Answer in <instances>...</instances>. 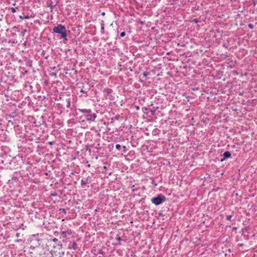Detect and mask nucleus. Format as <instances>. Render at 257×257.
I'll use <instances>...</instances> for the list:
<instances>
[{
	"label": "nucleus",
	"mask_w": 257,
	"mask_h": 257,
	"mask_svg": "<svg viewBox=\"0 0 257 257\" xmlns=\"http://www.w3.org/2000/svg\"><path fill=\"white\" fill-rule=\"evenodd\" d=\"M242 235L244 236V237H245V238L246 239H248V235H245L244 234V233H242Z\"/></svg>",
	"instance_id": "nucleus-22"
},
{
	"label": "nucleus",
	"mask_w": 257,
	"mask_h": 257,
	"mask_svg": "<svg viewBox=\"0 0 257 257\" xmlns=\"http://www.w3.org/2000/svg\"><path fill=\"white\" fill-rule=\"evenodd\" d=\"M143 75L145 76V77H146L148 75V73L146 72H144L143 73Z\"/></svg>",
	"instance_id": "nucleus-25"
},
{
	"label": "nucleus",
	"mask_w": 257,
	"mask_h": 257,
	"mask_svg": "<svg viewBox=\"0 0 257 257\" xmlns=\"http://www.w3.org/2000/svg\"><path fill=\"white\" fill-rule=\"evenodd\" d=\"M91 182V177L88 176L86 178H83L81 181V185L84 187L85 185L89 184Z\"/></svg>",
	"instance_id": "nucleus-6"
},
{
	"label": "nucleus",
	"mask_w": 257,
	"mask_h": 257,
	"mask_svg": "<svg viewBox=\"0 0 257 257\" xmlns=\"http://www.w3.org/2000/svg\"><path fill=\"white\" fill-rule=\"evenodd\" d=\"M166 201V197L162 195L153 197L151 199L152 202L156 205H159Z\"/></svg>",
	"instance_id": "nucleus-1"
},
{
	"label": "nucleus",
	"mask_w": 257,
	"mask_h": 257,
	"mask_svg": "<svg viewBox=\"0 0 257 257\" xmlns=\"http://www.w3.org/2000/svg\"><path fill=\"white\" fill-rule=\"evenodd\" d=\"M48 6L50 8L51 11L52 12V10L53 9V6L52 5V3H50Z\"/></svg>",
	"instance_id": "nucleus-19"
},
{
	"label": "nucleus",
	"mask_w": 257,
	"mask_h": 257,
	"mask_svg": "<svg viewBox=\"0 0 257 257\" xmlns=\"http://www.w3.org/2000/svg\"><path fill=\"white\" fill-rule=\"evenodd\" d=\"M30 249H34L35 248V247L33 245H31L30 247Z\"/></svg>",
	"instance_id": "nucleus-31"
},
{
	"label": "nucleus",
	"mask_w": 257,
	"mask_h": 257,
	"mask_svg": "<svg viewBox=\"0 0 257 257\" xmlns=\"http://www.w3.org/2000/svg\"><path fill=\"white\" fill-rule=\"evenodd\" d=\"M252 2L253 6H255V5L257 4V0H252Z\"/></svg>",
	"instance_id": "nucleus-21"
},
{
	"label": "nucleus",
	"mask_w": 257,
	"mask_h": 257,
	"mask_svg": "<svg viewBox=\"0 0 257 257\" xmlns=\"http://www.w3.org/2000/svg\"><path fill=\"white\" fill-rule=\"evenodd\" d=\"M109 94V92H108L107 93V95H108Z\"/></svg>",
	"instance_id": "nucleus-38"
},
{
	"label": "nucleus",
	"mask_w": 257,
	"mask_h": 257,
	"mask_svg": "<svg viewBox=\"0 0 257 257\" xmlns=\"http://www.w3.org/2000/svg\"><path fill=\"white\" fill-rule=\"evenodd\" d=\"M120 148H121V146L119 144H116L115 145V148L118 150H119L120 149Z\"/></svg>",
	"instance_id": "nucleus-18"
},
{
	"label": "nucleus",
	"mask_w": 257,
	"mask_h": 257,
	"mask_svg": "<svg viewBox=\"0 0 257 257\" xmlns=\"http://www.w3.org/2000/svg\"><path fill=\"white\" fill-rule=\"evenodd\" d=\"M61 39H63L64 40L67 41V33L66 29L61 34Z\"/></svg>",
	"instance_id": "nucleus-8"
},
{
	"label": "nucleus",
	"mask_w": 257,
	"mask_h": 257,
	"mask_svg": "<svg viewBox=\"0 0 257 257\" xmlns=\"http://www.w3.org/2000/svg\"><path fill=\"white\" fill-rule=\"evenodd\" d=\"M103 169H107L106 166H104V167H103Z\"/></svg>",
	"instance_id": "nucleus-35"
},
{
	"label": "nucleus",
	"mask_w": 257,
	"mask_h": 257,
	"mask_svg": "<svg viewBox=\"0 0 257 257\" xmlns=\"http://www.w3.org/2000/svg\"><path fill=\"white\" fill-rule=\"evenodd\" d=\"M80 92H82V93H87V91H85L84 90H83L82 89L80 90Z\"/></svg>",
	"instance_id": "nucleus-27"
},
{
	"label": "nucleus",
	"mask_w": 257,
	"mask_h": 257,
	"mask_svg": "<svg viewBox=\"0 0 257 257\" xmlns=\"http://www.w3.org/2000/svg\"><path fill=\"white\" fill-rule=\"evenodd\" d=\"M245 229L246 230H248L247 227L245 228Z\"/></svg>",
	"instance_id": "nucleus-37"
},
{
	"label": "nucleus",
	"mask_w": 257,
	"mask_h": 257,
	"mask_svg": "<svg viewBox=\"0 0 257 257\" xmlns=\"http://www.w3.org/2000/svg\"><path fill=\"white\" fill-rule=\"evenodd\" d=\"M26 32H27V30L25 29L23 31H22L21 33L24 36Z\"/></svg>",
	"instance_id": "nucleus-24"
},
{
	"label": "nucleus",
	"mask_w": 257,
	"mask_h": 257,
	"mask_svg": "<svg viewBox=\"0 0 257 257\" xmlns=\"http://www.w3.org/2000/svg\"><path fill=\"white\" fill-rule=\"evenodd\" d=\"M78 110L84 114V118L87 120L89 114L92 112L90 109H78Z\"/></svg>",
	"instance_id": "nucleus-5"
},
{
	"label": "nucleus",
	"mask_w": 257,
	"mask_h": 257,
	"mask_svg": "<svg viewBox=\"0 0 257 257\" xmlns=\"http://www.w3.org/2000/svg\"><path fill=\"white\" fill-rule=\"evenodd\" d=\"M18 9V8H11V12L13 13H15L16 12V9Z\"/></svg>",
	"instance_id": "nucleus-15"
},
{
	"label": "nucleus",
	"mask_w": 257,
	"mask_h": 257,
	"mask_svg": "<svg viewBox=\"0 0 257 257\" xmlns=\"http://www.w3.org/2000/svg\"><path fill=\"white\" fill-rule=\"evenodd\" d=\"M238 245L239 246H240V247H242L243 246V244L242 243H240V244H238Z\"/></svg>",
	"instance_id": "nucleus-32"
},
{
	"label": "nucleus",
	"mask_w": 257,
	"mask_h": 257,
	"mask_svg": "<svg viewBox=\"0 0 257 257\" xmlns=\"http://www.w3.org/2000/svg\"><path fill=\"white\" fill-rule=\"evenodd\" d=\"M52 255L51 257H62L64 252L62 251L61 247L56 248L54 247V250L50 251Z\"/></svg>",
	"instance_id": "nucleus-2"
},
{
	"label": "nucleus",
	"mask_w": 257,
	"mask_h": 257,
	"mask_svg": "<svg viewBox=\"0 0 257 257\" xmlns=\"http://www.w3.org/2000/svg\"><path fill=\"white\" fill-rule=\"evenodd\" d=\"M32 60H28L27 62V65L30 67H31L32 65Z\"/></svg>",
	"instance_id": "nucleus-11"
},
{
	"label": "nucleus",
	"mask_w": 257,
	"mask_h": 257,
	"mask_svg": "<svg viewBox=\"0 0 257 257\" xmlns=\"http://www.w3.org/2000/svg\"><path fill=\"white\" fill-rule=\"evenodd\" d=\"M53 241H54V242H56L58 241V239L56 238H54L53 239Z\"/></svg>",
	"instance_id": "nucleus-30"
},
{
	"label": "nucleus",
	"mask_w": 257,
	"mask_h": 257,
	"mask_svg": "<svg viewBox=\"0 0 257 257\" xmlns=\"http://www.w3.org/2000/svg\"><path fill=\"white\" fill-rule=\"evenodd\" d=\"M232 215H227V216H226V219L227 220L231 221V219H232Z\"/></svg>",
	"instance_id": "nucleus-13"
},
{
	"label": "nucleus",
	"mask_w": 257,
	"mask_h": 257,
	"mask_svg": "<svg viewBox=\"0 0 257 257\" xmlns=\"http://www.w3.org/2000/svg\"><path fill=\"white\" fill-rule=\"evenodd\" d=\"M20 18L21 19H30V17L28 15L24 16V17H22V16H20Z\"/></svg>",
	"instance_id": "nucleus-14"
},
{
	"label": "nucleus",
	"mask_w": 257,
	"mask_h": 257,
	"mask_svg": "<svg viewBox=\"0 0 257 257\" xmlns=\"http://www.w3.org/2000/svg\"><path fill=\"white\" fill-rule=\"evenodd\" d=\"M116 240H118V241H120L121 240V238L120 237H117L116 238Z\"/></svg>",
	"instance_id": "nucleus-28"
},
{
	"label": "nucleus",
	"mask_w": 257,
	"mask_h": 257,
	"mask_svg": "<svg viewBox=\"0 0 257 257\" xmlns=\"http://www.w3.org/2000/svg\"><path fill=\"white\" fill-rule=\"evenodd\" d=\"M226 159H227L226 158H224V157L223 156V158L222 159H221L220 161L221 162H222L224 161Z\"/></svg>",
	"instance_id": "nucleus-26"
},
{
	"label": "nucleus",
	"mask_w": 257,
	"mask_h": 257,
	"mask_svg": "<svg viewBox=\"0 0 257 257\" xmlns=\"http://www.w3.org/2000/svg\"><path fill=\"white\" fill-rule=\"evenodd\" d=\"M104 254V252L102 250V249H99L97 253V254Z\"/></svg>",
	"instance_id": "nucleus-16"
},
{
	"label": "nucleus",
	"mask_w": 257,
	"mask_h": 257,
	"mask_svg": "<svg viewBox=\"0 0 257 257\" xmlns=\"http://www.w3.org/2000/svg\"><path fill=\"white\" fill-rule=\"evenodd\" d=\"M125 35V33L124 32H122L120 34V37H123Z\"/></svg>",
	"instance_id": "nucleus-20"
},
{
	"label": "nucleus",
	"mask_w": 257,
	"mask_h": 257,
	"mask_svg": "<svg viewBox=\"0 0 257 257\" xmlns=\"http://www.w3.org/2000/svg\"><path fill=\"white\" fill-rule=\"evenodd\" d=\"M96 117V114L95 113H90L89 114L88 119V121H94Z\"/></svg>",
	"instance_id": "nucleus-7"
},
{
	"label": "nucleus",
	"mask_w": 257,
	"mask_h": 257,
	"mask_svg": "<svg viewBox=\"0 0 257 257\" xmlns=\"http://www.w3.org/2000/svg\"><path fill=\"white\" fill-rule=\"evenodd\" d=\"M199 22V21L198 20V19H194V23L197 24Z\"/></svg>",
	"instance_id": "nucleus-23"
},
{
	"label": "nucleus",
	"mask_w": 257,
	"mask_h": 257,
	"mask_svg": "<svg viewBox=\"0 0 257 257\" xmlns=\"http://www.w3.org/2000/svg\"><path fill=\"white\" fill-rule=\"evenodd\" d=\"M60 210H62L63 212H64V213L66 212V210L65 209L63 208V209H61Z\"/></svg>",
	"instance_id": "nucleus-33"
},
{
	"label": "nucleus",
	"mask_w": 257,
	"mask_h": 257,
	"mask_svg": "<svg viewBox=\"0 0 257 257\" xmlns=\"http://www.w3.org/2000/svg\"><path fill=\"white\" fill-rule=\"evenodd\" d=\"M72 232L71 229H65L63 227L60 229V235L62 238H67L68 235H71Z\"/></svg>",
	"instance_id": "nucleus-3"
},
{
	"label": "nucleus",
	"mask_w": 257,
	"mask_h": 257,
	"mask_svg": "<svg viewBox=\"0 0 257 257\" xmlns=\"http://www.w3.org/2000/svg\"><path fill=\"white\" fill-rule=\"evenodd\" d=\"M248 27L250 29H253V28H254V26H253V25L252 24H249L248 25Z\"/></svg>",
	"instance_id": "nucleus-17"
},
{
	"label": "nucleus",
	"mask_w": 257,
	"mask_h": 257,
	"mask_svg": "<svg viewBox=\"0 0 257 257\" xmlns=\"http://www.w3.org/2000/svg\"><path fill=\"white\" fill-rule=\"evenodd\" d=\"M223 156L224 157V158L228 159L231 157V154L230 152L226 151L223 154Z\"/></svg>",
	"instance_id": "nucleus-9"
},
{
	"label": "nucleus",
	"mask_w": 257,
	"mask_h": 257,
	"mask_svg": "<svg viewBox=\"0 0 257 257\" xmlns=\"http://www.w3.org/2000/svg\"><path fill=\"white\" fill-rule=\"evenodd\" d=\"M104 30V24H103V22H102L101 25V31H100L101 33H103Z\"/></svg>",
	"instance_id": "nucleus-12"
},
{
	"label": "nucleus",
	"mask_w": 257,
	"mask_h": 257,
	"mask_svg": "<svg viewBox=\"0 0 257 257\" xmlns=\"http://www.w3.org/2000/svg\"><path fill=\"white\" fill-rule=\"evenodd\" d=\"M16 236L17 237H19V233H17Z\"/></svg>",
	"instance_id": "nucleus-34"
},
{
	"label": "nucleus",
	"mask_w": 257,
	"mask_h": 257,
	"mask_svg": "<svg viewBox=\"0 0 257 257\" xmlns=\"http://www.w3.org/2000/svg\"><path fill=\"white\" fill-rule=\"evenodd\" d=\"M65 30L66 28L62 24H59L53 28V31L55 33L61 34Z\"/></svg>",
	"instance_id": "nucleus-4"
},
{
	"label": "nucleus",
	"mask_w": 257,
	"mask_h": 257,
	"mask_svg": "<svg viewBox=\"0 0 257 257\" xmlns=\"http://www.w3.org/2000/svg\"><path fill=\"white\" fill-rule=\"evenodd\" d=\"M102 14V15H105V13H104V12H103V13H102V14Z\"/></svg>",
	"instance_id": "nucleus-36"
},
{
	"label": "nucleus",
	"mask_w": 257,
	"mask_h": 257,
	"mask_svg": "<svg viewBox=\"0 0 257 257\" xmlns=\"http://www.w3.org/2000/svg\"><path fill=\"white\" fill-rule=\"evenodd\" d=\"M77 248V244L76 242H73L71 246V248H72L74 250L76 249Z\"/></svg>",
	"instance_id": "nucleus-10"
},
{
	"label": "nucleus",
	"mask_w": 257,
	"mask_h": 257,
	"mask_svg": "<svg viewBox=\"0 0 257 257\" xmlns=\"http://www.w3.org/2000/svg\"><path fill=\"white\" fill-rule=\"evenodd\" d=\"M197 27L198 28V30H199V25H197Z\"/></svg>",
	"instance_id": "nucleus-39"
},
{
	"label": "nucleus",
	"mask_w": 257,
	"mask_h": 257,
	"mask_svg": "<svg viewBox=\"0 0 257 257\" xmlns=\"http://www.w3.org/2000/svg\"><path fill=\"white\" fill-rule=\"evenodd\" d=\"M70 106V102L69 101L67 104V107L69 108Z\"/></svg>",
	"instance_id": "nucleus-29"
}]
</instances>
